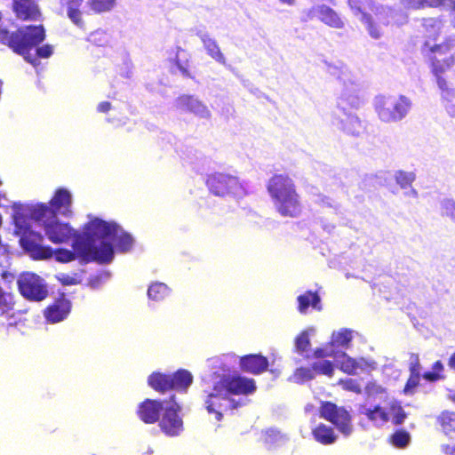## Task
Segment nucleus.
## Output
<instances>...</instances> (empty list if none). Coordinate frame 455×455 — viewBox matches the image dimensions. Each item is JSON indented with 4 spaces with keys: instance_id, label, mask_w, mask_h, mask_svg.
<instances>
[{
    "instance_id": "nucleus-1",
    "label": "nucleus",
    "mask_w": 455,
    "mask_h": 455,
    "mask_svg": "<svg viewBox=\"0 0 455 455\" xmlns=\"http://www.w3.org/2000/svg\"><path fill=\"white\" fill-rule=\"evenodd\" d=\"M12 218L14 233L22 239L28 237L37 244H43L44 237L55 244L66 243L76 237V229L67 221L61 220L46 204H22L12 203Z\"/></svg>"
},
{
    "instance_id": "nucleus-2",
    "label": "nucleus",
    "mask_w": 455,
    "mask_h": 455,
    "mask_svg": "<svg viewBox=\"0 0 455 455\" xmlns=\"http://www.w3.org/2000/svg\"><path fill=\"white\" fill-rule=\"evenodd\" d=\"M117 225L95 216H89L83 236L74 240L72 248L84 259L109 262L114 257L113 240Z\"/></svg>"
},
{
    "instance_id": "nucleus-3",
    "label": "nucleus",
    "mask_w": 455,
    "mask_h": 455,
    "mask_svg": "<svg viewBox=\"0 0 455 455\" xmlns=\"http://www.w3.org/2000/svg\"><path fill=\"white\" fill-rule=\"evenodd\" d=\"M423 26L427 37L425 47L433 54V72L437 76V84L443 92V96L446 98L450 94V88L447 82L439 76V74L446 71L454 64V57L452 55L443 58V56L451 50V44L444 42L440 44L436 43L443 28L440 20L433 18L425 19Z\"/></svg>"
},
{
    "instance_id": "nucleus-4",
    "label": "nucleus",
    "mask_w": 455,
    "mask_h": 455,
    "mask_svg": "<svg viewBox=\"0 0 455 455\" xmlns=\"http://www.w3.org/2000/svg\"><path fill=\"white\" fill-rule=\"evenodd\" d=\"M267 188L280 215L295 218L300 214V198L291 178L284 174H275L268 180Z\"/></svg>"
},
{
    "instance_id": "nucleus-5",
    "label": "nucleus",
    "mask_w": 455,
    "mask_h": 455,
    "mask_svg": "<svg viewBox=\"0 0 455 455\" xmlns=\"http://www.w3.org/2000/svg\"><path fill=\"white\" fill-rule=\"evenodd\" d=\"M373 104L379 118L386 123L403 118L411 106L409 100L403 96L387 95L376 96Z\"/></svg>"
},
{
    "instance_id": "nucleus-6",
    "label": "nucleus",
    "mask_w": 455,
    "mask_h": 455,
    "mask_svg": "<svg viewBox=\"0 0 455 455\" xmlns=\"http://www.w3.org/2000/svg\"><path fill=\"white\" fill-rule=\"evenodd\" d=\"M358 336L359 334L351 329L340 328L333 331L328 343L314 349L312 358H337L340 353H344L341 349L349 348L352 340Z\"/></svg>"
},
{
    "instance_id": "nucleus-7",
    "label": "nucleus",
    "mask_w": 455,
    "mask_h": 455,
    "mask_svg": "<svg viewBox=\"0 0 455 455\" xmlns=\"http://www.w3.org/2000/svg\"><path fill=\"white\" fill-rule=\"evenodd\" d=\"M44 39V30L42 26L27 27L12 36L11 46L16 52L23 55L25 60L36 66L37 58L31 59L29 52Z\"/></svg>"
},
{
    "instance_id": "nucleus-8",
    "label": "nucleus",
    "mask_w": 455,
    "mask_h": 455,
    "mask_svg": "<svg viewBox=\"0 0 455 455\" xmlns=\"http://www.w3.org/2000/svg\"><path fill=\"white\" fill-rule=\"evenodd\" d=\"M22 248L35 259H49L54 258L58 262L68 263L75 260L77 257L84 259L83 256L79 255L74 248L73 251L65 248L53 250L50 246L37 244L35 241H31L28 237L22 239Z\"/></svg>"
},
{
    "instance_id": "nucleus-9",
    "label": "nucleus",
    "mask_w": 455,
    "mask_h": 455,
    "mask_svg": "<svg viewBox=\"0 0 455 455\" xmlns=\"http://www.w3.org/2000/svg\"><path fill=\"white\" fill-rule=\"evenodd\" d=\"M60 2L67 8L68 17L78 27H83L82 14L87 7L95 12H103L111 10L116 4V0H60Z\"/></svg>"
},
{
    "instance_id": "nucleus-10",
    "label": "nucleus",
    "mask_w": 455,
    "mask_h": 455,
    "mask_svg": "<svg viewBox=\"0 0 455 455\" xmlns=\"http://www.w3.org/2000/svg\"><path fill=\"white\" fill-rule=\"evenodd\" d=\"M210 191L218 196H241L244 189L239 180L231 175L225 173H214L207 179Z\"/></svg>"
},
{
    "instance_id": "nucleus-11",
    "label": "nucleus",
    "mask_w": 455,
    "mask_h": 455,
    "mask_svg": "<svg viewBox=\"0 0 455 455\" xmlns=\"http://www.w3.org/2000/svg\"><path fill=\"white\" fill-rule=\"evenodd\" d=\"M19 290L23 297L33 301H41L48 295L45 282L33 273L22 274L18 279Z\"/></svg>"
},
{
    "instance_id": "nucleus-12",
    "label": "nucleus",
    "mask_w": 455,
    "mask_h": 455,
    "mask_svg": "<svg viewBox=\"0 0 455 455\" xmlns=\"http://www.w3.org/2000/svg\"><path fill=\"white\" fill-rule=\"evenodd\" d=\"M320 415L323 419L331 422L345 436L351 435L353 431L352 419L349 412L344 408L338 407L331 403H323L320 409Z\"/></svg>"
},
{
    "instance_id": "nucleus-13",
    "label": "nucleus",
    "mask_w": 455,
    "mask_h": 455,
    "mask_svg": "<svg viewBox=\"0 0 455 455\" xmlns=\"http://www.w3.org/2000/svg\"><path fill=\"white\" fill-rule=\"evenodd\" d=\"M364 414L376 426H383L389 420L395 424H401L405 419V413L396 402H391L388 406H375L366 409Z\"/></svg>"
},
{
    "instance_id": "nucleus-14",
    "label": "nucleus",
    "mask_w": 455,
    "mask_h": 455,
    "mask_svg": "<svg viewBox=\"0 0 455 455\" xmlns=\"http://www.w3.org/2000/svg\"><path fill=\"white\" fill-rule=\"evenodd\" d=\"M229 403L230 402L219 382L212 391L206 394L204 403L207 412L212 415L216 421L222 419V415L228 408Z\"/></svg>"
},
{
    "instance_id": "nucleus-15",
    "label": "nucleus",
    "mask_w": 455,
    "mask_h": 455,
    "mask_svg": "<svg viewBox=\"0 0 455 455\" xmlns=\"http://www.w3.org/2000/svg\"><path fill=\"white\" fill-rule=\"evenodd\" d=\"M312 368L301 367L295 371L291 379L296 383H302L315 378L316 373L332 377L335 371L333 362L328 359H317Z\"/></svg>"
},
{
    "instance_id": "nucleus-16",
    "label": "nucleus",
    "mask_w": 455,
    "mask_h": 455,
    "mask_svg": "<svg viewBox=\"0 0 455 455\" xmlns=\"http://www.w3.org/2000/svg\"><path fill=\"white\" fill-rule=\"evenodd\" d=\"M179 411L180 406L174 402L165 404V411L160 421V427L167 435L175 436L183 430V421L178 415Z\"/></svg>"
},
{
    "instance_id": "nucleus-17",
    "label": "nucleus",
    "mask_w": 455,
    "mask_h": 455,
    "mask_svg": "<svg viewBox=\"0 0 455 455\" xmlns=\"http://www.w3.org/2000/svg\"><path fill=\"white\" fill-rule=\"evenodd\" d=\"M227 396L228 395H248L255 391L256 386L252 379L240 376H228L220 382Z\"/></svg>"
},
{
    "instance_id": "nucleus-18",
    "label": "nucleus",
    "mask_w": 455,
    "mask_h": 455,
    "mask_svg": "<svg viewBox=\"0 0 455 455\" xmlns=\"http://www.w3.org/2000/svg\"><path fill=\"white\" fill-rule=\"evenodd\" d=\"M73 195L64 188H60L55 190L52 197L49 202V207L56 214L57 212L66 218H71L74 214L72 210Z\"/></svg>"
},
{
    "instance_id": "nucleus-19",
    "label": "nucleus",
    "mask_w": 455,
    "mask_h": 455,
    "mask_svg": "<svg viewBox=\"0 0 455 455\" xmlns=\"http://www.w3.org/2000/svg\"><path fill=\"white\" fill-rule=\"evenodd\" d=\"M168 402L160 403L156 400L147 399L139 404L137 414L145 423L152 424L158 420L161 411H165V404Z\"/></svg>"
},
{
    "instance_id": "nucleus-20",
    "label": "nucleus",
    "mask_w": 455,
    "mask_h": 455,
    "mask_svg": "<svg viewBox=\"0 0 455 455\" xmlns=\"http://www.w3.org/2000/svg\"><path fill=\"white\" fill-rule=\"evenodd\" d=\"M71 304L68 299L61 297L56 299L44 311V316L47 322L55 323L64 320L69 314Z\"/></svg>"
},
{
    "instance_id": "nucleus-21",
    "label": "nucleus",
    "mask_w": 455,
    "mask_h": 455,
    "mask_svg": "<svg viewBox=\"0 0 455 455\" xmlns=\"http://www.w3.org/2000/svg\"><path fill=\"white\" fill-rule=\"evenodd\" d=\"M177 107L184 111H189L200 117L210 116V110L198 99L184 95L177 100Z\"/></svg>"
},
{
    "instance_id": "nucleus-22",
    "label": "nucleus",
    "mask_w": 455,
    "mask_h": 455,
    "mask_svg": "<svg viewBox=\"0 0 455 455\" xmlns=\"http://www.w3.org/2000/svg\"><path fill=\"white\" fill-rule=\"evenodd\" d=\"M240 368L251 374H259L268 366L267 359L261 355H248L240 358Z\"/></svg>"
},
{
    "instance_id": "nucleus-23",
    "label": "nucleus",
    "mask_w": 455,
    "mask_h": 455,
    "mask_svg": "<svg viewBox=\"0 0 455 455\" xmlns=\"http://www.w3.org/2000/svg\"><path fill=\"white\" fill-rule=\"evenodd\" d=\"M13 10L21 20H34L39 16L38 8L31 0H13Z\"/></svg>"
},
{
    "instance_id": "nucleus-24",
    "label": "nucleus",
    "mask_w": 455,
    "mask_h": 455,
    "mask_svg": "<svg viewBox=\"0 0 455 455\" xmlns=\"http://www.w3.org/2000/svg\"><path fill=\"white\" fill-rule=\"evenodd\" d=\"M336 125L339 129L352 135H358L363 131L361 120L354 115H345L344 118L338 120Z\"/></svg>"
},
{
    "instance_id": "nucleus-25",
    "label": "nucleus",
    "mask_w": 455,
    "mask_h": 455,
    "mask_svg": "<svg viewBox=\"0 0 455 455\" xmlns=\"http://www.w3.org/2000/svg\"><path fill=\"white\" fill-rule=\"evenodd\" d=\"M312 435L316 442L324 445L335 443L338 437L331 427L323 423L313 428Z\"/></svg>"
},
{
    "instance_id": "nucleus-26",
    "label": "nucleus",
    "mask_w": 455,
    "mask_h": 455,
    "mask_svg": "<svg viewBox=\"0 0 455 455\" xmlns=\"http://www.w3.org/2000/svg\"><path fill=\"white\" fill-rule=\"evenodd\" d=\"M314 16L321 21L333 28H341L343 21L337 13L327 6H322L314 12Z\"/></svg>"
},
{
    "instance_id": "nucleus-27",
    "label": "nucleus",
    "mask_w": 455,
    "mask_h": 455,
    "mask_svg": "<svg viewBox=\"0 0 455 455\" xmlns=\"http://www.w3.org/2000/svg\"><path fill=\"white\" fill-rule=\"evenodd\" d=\"M339 100L352 108H358L361 105L358 86L355 83L351 82V86L347 87L344 84V88L339 94Z\"/></svg>"
},
{
    "instance_id": "nucleus-28",
    "label": "nucleus",
    "mask_w": 455,
    "mask_h": 455,
    "mask_svg": "<svg viewBox=\"0 0 455 455\" xmlns=\"http://www.w3.org/2000/svg\"><path fill=\"white\" fill-rule=\"evenodd\" d=\"M148 385L156 391H165L172 388L173 380L172 376L159 372L152 373L148 379Z\"/></svg>"
},
{
    "instance_id": "nucleus-29",
    "label": "nucleus",
    "mask_w": 455,
    "mask_h": 455,
    "mask_svg": "<svg viewBox=\"0 0 455 455\" xmlns=\"http://www.w3.org/2000/svg\"><path fill=\"white\" fill-rule=\"evenodd\" d=\"M335 368H339L343 372L349 375H356V359L349 356L346 353H340L337 358H333Z\"/></svg>"
},
{
    "instance_id": "nucleus-30",
    "label": "nucleus",
    "mask_w": 455,
    "mask_h": 455,
    "mask_svg": "<svg viewBox=\"0 0 455 455\" xmlns=\"http://www.w3.org/2000/svg\"><path fill=\"white\" fill-rule=\"evenodd\" d=\"M316 334L315 327H308L301 331L295 339V348L299 354L307 352L310 348V338Z\"/></svg>"
},
{
    "instance_id": "nucleus-31",
    "label": "nucleus",
    "mask_w": 455,
    "mask_h": 455,
    "mask_svg": "<svg viewBox=\"0 0 455 455\" xmlns=\"http://www.w3.org/2000/svg\"><path fill=\"white\" fill-rule=\"evenodd\" d=\"M133 238L125 233L120 227H117V231L115 233L113 246L120 251H128L133 245Z\"/></svg>"
},
{
    "instance_id": "nucleus-32",
    "label": "nucleus",
    "mask_w": 455,
    "mask_h": 455,
    "mask_svg": "<svg viewBox=\"0 0 455 455\" xmlns=\"http://www.w3.org/2000/svg\"><path fill=\"white\" fill-rule=\"evenodd\" d=\"M299 310L305 313L308 307H312L317 310H321L320 298L316 293L308 291L298 297Z\"/></svg>"
},
{
    "instance_id": "nucleus-33",
    "label": "nucleus",
    "mask_w": 455,
    "mask_h": 455,
    "mask_svg": "<svg viewBox=\"0 0 455 455\" xmlns=\"http://www.w3.org/2000/svg\"><path fill=\"white\" fill-rule=\"evenodd\" d=\"M172 379L173 380L172 388L187 389L193 381V376L188 371L180 370L172 376Z\"/></svg>"
},
{
    "instance_id": "nucleus-34",
    "label": "nucleus",
    "mask_w": 455,
    "mask_h": 455,
    "mask_svg": "<svg viewBox=\"0 0 455 455\" xmlns=\"http://www.w3.org/2000/svg\"><path fill=\"white\" fill-rule=\"evenodd\" d=\"M170 294V289L163 283H154L148 289V296L153 300H162Z\"/></svg>"
},
{
    "instance_id": "nucleus-35",
    "label": "nucleus",
    "mask_w": 455,
    "mask_h": 455,
    "mask_svg": "<svg viewBox=\"0 0 455 455\" xmlns=\"http://www.w3.org/2000/svg\"><path fill=\"white\" fill-rule=\"evenodd\" d=\"M203 43H204V48L206 49L207 52L212 59H214L215 60H217L220 63L225 62V58H224L222 52H220L218 44H216V42L213 39L204 36L203 38Z\"/></svg>"
},
{
    "instance_id": "nucleus-36",
    "label": "nucleus",
    "mask_w": 455,
    "mask_h": 455,
    "mask_svg": "<svg viewBox=\"0 0 455 455\" xmlns=\"http://www.w3.org/2000/svg\"><path fill=\"white\" fill-rule=\"evenodd\" d=\"M394 179L402 188H406L415 180V174L412 172L397 171Z\"/></svg>"
},
{
    "instance_id": "nucleus-37",
    "label": "nucleus",
    "mask_w": 455,
    "mask_h": 455,
    "mask_svg": "<svg viewBox=\"0 0 455 455\" xmlns=\"http://www.w3.org/2000/svg\"><path fill=\"white\" fill-rule=\"evenodd\" d=\"M439 422L444 432L455 431V413L450 411L443 412L439 417Z\"/></svg>"
},
{
    "instance_id": "nucleus-38",
    "label": "nucleus",
    "mask_w": 455,
    "mask_h": 455,
    "mask_svg": "<svg viewBox=\"0 0 455 455\" xmlns=\"http://www.w3.org/2000/svg\"><path fill=\"white\" fill-rule=\"evenodd\" d=\"M402 3L409 8H424L426 6L437 7L440 6V0H402Z\"/></svg>"
},
{
    "instance_id": "nucleus-39",
    "label": "nucleus",
    "mask_w": 455,
    "mask_h": 455,
    "mask_svg": "<svg viewBox=\"0 0 455 455\" xmlns=\"http://www.w3.org/2000/svg\"><path fill=\"white\" fill-rule=\"evenodd\" d=\"M377 368V363L371 358L360 357L356 359L357 374L360 372H370Z\"/></svg>"
},
{
    "instance_id": "nucleus-40",
    "label": "nucleus",
    "mask_w": 455,
    "mask_h": 455,
    "mask_svg": "<svg viewBox=\"0 0 455 455\" xmlns=\"http://www.w3.org/2000/svg\"><path fill=\"white\" fill-rule=\"evenodd\" d=\"M419 382V369L412 368L411 374L403 388L405 395H411Z\"/></svg>"
},
{
    "instance_id": "nucleus-41",
    "label": "nucleus",
    "mask_w": 455,
    "mask_h": 455,
    "mask_svg": "<svg viewBox=\"0 0 455 455\" xmlns=\"http://www.w3.org/2000/svg\"><path fill=\"white\" fill-rule=\"evenodd\" d=\"M391 442L394 446L403 448L410 442V435L405 431H397L392 435Z\"/></svg>"
},
{
    "instance_id": "nucleus-42",
    "label": "nucleus",
    "mask_w": 455,
    "mask_h": 455,
    "mask_svg": "<svg viewBox=\"0 0 455 455\" xmlns=\"http://www.w3.org/2000/svg\"><path fill=\"white\" fill-rule=\"evenodd\" d=\"M366 393L371 397H379L383 398L387 396V392L385 387L379 385L376 382H370L366 386Z\"/></svg>"
},
{
    "instance_id": "nucleus-43",
    "label": "nucleus",
    "mask_w": 455,
    "mask_h": 455,
    "mask_svg": "<svg viewBox=\"0 0 455 455\" xmlns=\"http://www.w3.org/2000/svg\"><path fill=\"white\" fill-rule=\"evenodd\" d=\"M56 278L64 285H76L81 282V278L77 274L68 275L60 273L56 275Z\"/></svg>"
},
{
    "instance_id": "nucleus-44",
    "label": "nucleus",
    "mask_w": 455,
    "mask_h": 455,
    "mask_svg": "<svg viewBox=\"0 0 455 455\" xmlns=\"http://www.w3.org/2000/svg\"><path fill=\"white\" fill-rule=\"evenodd\" d=\"M339 384L342 387L344 390L347 391H351L355 394H360L362 391L360 384L357 382V380L353 379H346L340 380Z\"/></svg>"
},
{
    "instance_id": "nucleus-45",
    "label": "nucleus",
    "mask_w": 455,
    "mask_h": 455,
    "mask_svg": "<svg viewBox=\"0 0 455 455\" xmlns=\"http://www.w3.org/2000/svg\"><path fill=\"white\" fill-rule=\"evenodd\" d=\"M180 55H185V52L182 51H179L177 52L175 62L172 68L174 73H180L183 76H186L188 75L187 63L180 60Z\"/></svg>"
},
{
    "instance_id": "nucleus-46",
    "label": "nucleus",
    "mask_w": 455,
    "mask_h": 455,
    "mask_svg": "<svg viewBox=\"0 0 455 455\" xmlns=\"http://www.w3.org/2000/svg\"><path fill=\"white\" fill-rule=\"evenodd\" d=\"M443 370V365L441 362L437 361L433 366V371L426 372L424 378L427 380H436L441 378V372Z\"/></svg>"
},
{
    "instance_id": "nucleus-47",
    "label": "nucleus",
    "mask_w": 455,
    "mask_h": 455,
    "mask_svg": "<svg viewBox=\"0 0 455 455\" xmlns=\"http://www.w3.org/2000/svg\"><path fill=\"white\" fill-rule=\"evenodd\" d=\"M443 212L455 221V204L452 201L448 200L443 204Z\"/></svg>"
},
{
    "instance_id": "nucleus-48",
    "label": "nucleus",
    "mask_w": 455,
    "mask_h": 455,
    "mask_svg": "<svg viewBox=\"0 0 455 455\" xmlns=\"http://www.w3.org/2000/svg\"><path fill=\"white\" fill-rule=\"evenodd\" d=\"M362 20L367 24L371 36L374 38H379L381 35L380 29L372 28L371 19L367 15L362 14Z\"/></svg>"
},
{
    "instance_id": "nucleus-49",
    "label": "nucleus",
    "mask_w": 455,
    "mask_h": 455,
    "mask_svg": "<svg viewBox=\"0 0 455 455\" xmlns=\"http://www.w3.org/2000/svg\"><path fill=\"white\" fill-rule=\"evenodd\" d=\"M53 52L52 45L44 44L36 50V56L41 58H49Z\"/></svg>"
},
{
    "instance_id": "nucleus-50",
    "label": "nucleus",
    "mask_w": 455,
    "mask_h": 455,
    "mask_svg": "<svg viewBox=\"0 0 455 455\" xmlns=\"http://www.w3.org/2000/svg\"><path fill=\"white\" fill-rule=\"evenodd\" d=\"M12 307V301L9 296L5 295L0 289V309L7 311Z\"/></svg>"
},
{
    "instance_id": "nucleus-51",
    "label": "nucleus",
    "mask_w": 455,
    "mask_h": 455,
    "mask_svg": "<svg viewBox=\"0 0 455 455\" xmlns=\"http://www.w3.org/2000/svg\"><path fill=\"white\" fill-rule=\"evenodd\" d=\"M442 452L445 455H455V444H445L441 446Z\"/></svg>"
},
{
    "instance_id": "nucleus-52",
    "label": "nucleus",
    "mask_w": 455,
    "mask_h": 455,
    "mask_svg": "<svg viewBox=\"0 0 455 455\" xmlns=\"http://www.w3.org/2000/svg\"><path fill=\"white\" fill-rule=\"evenodd\" d=\"M110 108H111V105L108 101L100 102L97 107L98 111L102 112V113L108 112Z\"/></svg>"
},
{
    "instance_id": "nucleus-53",
    "label": "nucleus",
    "mask_w": 455,
    "mask_h": 455,
    "mask_svg": "<svg viewBox=\"0 0 455 455\" xmlns=\"http://www.w3.org/2000/svg\"><path fill=\"white\" fill-rule=\"evenodd\" d=\"M449 366L455 370V352L451 355L449 359Z\"/></svg>"
},
{
    "instance_id": "nucleus-54",
    "label": "nucleus",
    "mask_w": 455,
    "mask_h": 455,
    "mask_svg": "<svg viewBox=\"0 0 455 455\" xmlns=\"http://www.w3.org/2000/svg\"><path fill=\"white\" fill-rule=\"evenodd\" d=\"M412 368L419 369V371H420V366H419V359L418 358H415L414 361L411 362V370Z\"/></svg>"
},
{
    "instance_id": "nucleus-55",
    "label": "nucleus",
    "mask_w": 455,
    "mask_h": 455,
    "mask_svg": "<svg viewBox=\"0 0 455 455\" xmlns=\"http://www.w3.org/2000/svg\"><path fill=\"white\" fill-rule=\"evenodd\" d=\"M281 2H283V4H292L294 3V0H280Z\"/></svg>"
},
{
    "instance_id": "nucleus-56",
    "label": "nucleus",
    "mask_w": 455,
    "mask_h": 455,
    "mask_svg": "<svg viewBox=\"0 0 455 455\" xmlns=\"http://www.w3.org/2000/svg\"><path fill=\"white\" fill-rule=\"evenodd\" d=\"M349 3H350L352 7H356V5H355L356 0H349Z\"/></svg>"
},
{
    "instance_id": "nucleus-57",
    "label": "nucleus",
    "mask_w": 455,
    "mask_h": 455,
    "mask_svg": "<svg viewBox=\"0 0 455 455\" xmlns=\"http://www.w3.org/2000/svg\"><path fill=\"white\" fill-rule=\"evenodd\" d=\"M376 20H381V18L379 17V13H375Z\"/></svg>"
},
{
    "instance_id": "nucleus-58",
    "label": "nucleus",
    "mask_w": 455,
    "mask_h": 455,
    "mask_svg": "<svg viewBox=\"0 0 455 455\" xmlns=\"http://www.w3.org/2000/svg\"><path fill=\"white\" fill-rule=\"evenodd\" d=\"M451 399L455 401V393L451 395Z\"/></svg>"
},
{
    "instance_id": "nucleus-59",
    "label": "nucleus",
    "mask_w": 455,
    "mask_h": 455,
    "mask_svg": "<svg viewBox=\"0 0 455 455\" xmlns=\"http://www.w3.org/2000/svg\"><path fill=\"white\" fill-rule=\"evenodd\" d=\"M387 370H388V368H387V367H386V368H385V370H384L385 374H387Z\"/></svg>"
}]
</instances>
